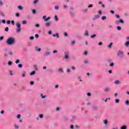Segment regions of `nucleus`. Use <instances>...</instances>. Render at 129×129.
<instances>
[{
	"label": "nucleus",
	"mask_w": 129,
	"mask_h": 129,
	"mask_svg": "<svg viewBox=\"0 0 129 129\" xmlns=\"http://www.w3.org/2000/svg\"><path fill=\"white\" fill-rule=\"evenodd\" d=\"M22 24H23V25L27 24V21L25 20L22 21Z\"/></svg>",
	"instance_id": "nucleus-49"
},
{
	"label": "nucleus",
	"mask_w": 129,
	"mask_h": 129,
	"mask_svg": "<svg viewBox=\"0 0 129 129\" xmlns=\"http://www.w3.org/2000/svg\"><path fill=\"white\" fill-rule=\"evenodd\" d=\"M58 71H59V72H60V73H63L64 72L63 71V70L62 69V68H59Z\"/></svg>",
	"instance_id": "nucleus-27"
},
{
	"label": "nucleus",
	"mask_w": 129,
	"mask_h": 129,
	"mask_svg": "<svg viewBox=\"0 0 129 129\" xmlns=\"http://www.w3.org/2000/svg\"><path fill=\"white\" fill-rule=\"evenodd\" d=\"M112 47V42H111L108 46L107 47L110 49Z\"/></svg>",
	"instance_id": "nucleus-24"
},
{
	"label": "nucleus",
	"mask_w": 129,
	"mask_h": 129,
	"mask_svg": "<svg viewBox=\"0 0 129 129\" xmlns=\"http://www.w3.org/2000/svg\"><path fill=\"white\" fill-rule=\"evenodd\" d=\"M83 13H84V14H86V13L88 12V9H83Z\"/></svg>",
	"instance_id": "nucleus-22"
},
{
	"label": "nucleus",
	"mask_w": 129,
	"mask_h": 129,
	"mask_svg": "<svg viewBox=\"0 0 129 129\" xmlns=\"http://www.w3.org/2000/svg\"><path fill=\"white\" fill-rule=\"evenodd\" d=\"M107 123H108V120H107V119H105L103 121V124H105V125H107Z\"/></svg>",
	"instance_id": "nucleus-17"
},
{
	"label": "nucleus",
	"mask_w": 129,
	"mask_h": 129,
	"mask_svg": "<svg viewBox=\"0 0 129 129\" xmlns=\"http://www.w3.org/2000/svg\"><path fill=\"white\" fill-rule=\"evenodd\" d=\"M100 17L98 15H94V18H92L93 21H95L97 20V19H99Z\"/></svg>",
	"instance_id": "nucleus-9"
},
{
	"label": "nucleus",
	"mask_w": 129,
	"mask_h": 129,
	"mask_svg": "<svg viewBox=\"0 0 129 129\" xmlns=\"http://www.w3.org/2000/svg\"><path fill=\"white\" fill-rule=\"evenodd\" d=\"M84 64H87V63H88V60L86 59L84 61Z\"/></svg>",
	"instance_id": "nucleus-55"
},
{
	"label": "nucleus",
	"mask_w": 129,
	"mask_h": 129,
	"mask_svg": "<svg viewBox=\"0 0 129 129\" xmlns=\"http://www.w3.org/2000/svg\"><path fill=\"white\" fill-rule=\"evenodd\" d=\"M87 96H88L89 97H90V96H91V93H90V92H88V93H87Z\"/></svg>",
	"instance_id": "nucleus-43"
},
{
	"label": "nucleus",
	"mask_w": 129,
	"mask_h": 129,
	"mask_svg": "<svg viewBox=\"0 0 129 129\" xmlns=\"http://www.w3.org/2000/svg\"><path fill=\"white\" fill-rule=\"evenodd\" d=\"M53 37H56V38H59V33H56L54 34H53Z\"/></svg>",
	"instance_id": "nucleus-20"
},
{
	"label": "nucleus",
	"mask_w": 129,
	"mask_h": 129,
	"mask_svg": "<svg viewBox=\"0 0 129 129\" xmlns=\"http://www.w3.org/2000/svg\"><path fill=\"white\" fill-rule=\"evenodd\" d=\"M40 96L42 98H46V96L43 95V94H41Z\"/></svg>",
	"instance_id": "nucleus-47"
},
{
	"label": "nucleus",
	"mask_w": 129,
	"mask_h": 129,
	"mask_svg": "<svg viewBox=\"0 0 129 129\" xmlns=\"http://www.w3.org/2000/svg\"><path fill=\"white\" fill-rule=\"evenodd\" d=\"M65 56H63V59H68L69 58V51L64 52Z\"/></svg>",
	"instance_id": "nucleus-6"
},
{
	"label": "nucleus",
	"mask_w": 129,
	"mask_h": 129,
	"mask_svg": "<svg viewBox=\"0 0 129 129\" xmlns=\"http://www.w3.org/2000/svg\"><path fill=\"white\" fill-rule=\"evenodd\" d=\"M34 68H35L36 71H38V66L37 65H34Z\"/></svg>",
	"instance_id": "nucleus-34"
},
{
	"label": "nucleus",
	"mask_w": 129,
	"mask_h": 129,
	"mask_svg": "<svg viewBox=\"0 0 129 129\" xmlns=\"http://www.w3.org/2000/svg\"><path fill=\"white\" fill-rule=\"evenodd\" d=\"M4 39H5V37H4V36L0 37V41H3V40H4Z\"/></svg>",
	"instance_id": "nucleus-59"
},
{
	"label": "nucleus",
	"mask_w": 129,
	"mask_h": 129,
	"mask_svg": "<svg viewBox=\"0 0 129 129\" xmlns=\"http://www.w3.org/2000/svg\"><path fill=\"white\" fill-rule=\"evenodd\" d=\"M25 75H26V71H24L22 73V77L23 78L25 77Z\"/></svg>",
	"instance_id": "nucleus-30"
},
{
	"label": "nucleus",
	"mask_w": 129,
	"mask_h": 129,
	"mask_svg": "<svg viewBox=\"0 0 129 129\" xmlns=\"http://www.w3.org/2000/svg\"><path fill=\"white\" fill-rule=\"evenodd\" d=\"M84 36H86L87 37H88V36H89V33L88 32V30L85 31V32L84 33Z\"/></svg>",
	"instance_id": "nucleus-12"
},
{
	"label": "nucleus",
	"mask_w": 129,
	"mask_h": 129,
	"mask_svg": "<svg viewBox=\"0 0 129 129\" xmlns=\"http://www.w3.org/2000/svg\"><path fill=\"white\" fill-rule=\"evenodd\" d=\"M16 26L17 28V29L16 30L17 33H20L21 31H22V28H21V24L17 22L16 23Z\"/></svg>",
	"instance_id": "nucleus-2"
},
{
	"label": "nucleus",
	"mask_w": 129,
	"mask_h": 129,
	"mask_svg": "<svg viewBox=\"0 0 129 129\" xmlns=\"http://www.w3.org/2000/svg\"><path fill=\"white\" fill-rule=\"evenodd\" d=\"M88 8L89 9H90V8H93V5H92V4L89 5V6H88Z\"/></svg>",
	"instance_id": "nucleus-42"
},
{
	"label": "nucleus",
	"mask_w": 129,
	"mask_h": 129,
	"mask_svg": "<svg viewBox=\"0 0 129 129\" xmlns=\"http://www.w3.org/2000/svg\"><path fill=\"white\" fill-rule=\"evenodd\" d=\"M15 16H16V17H20V13H16Z\"/></svg>",
	"instance_id": "nucleus-56"
},
{
	"label": "nucleus",
	"mask_w": 129,
	"mask_h": 129,
	"mask_svg": "<svg viewBox=\"0 0 129 129\" xmlns=\"http://www.w3.org/2000/svg\"><path fill=\"white\" fill-rule=\"evenodd\" d=\"M98 108V106L97 105H94L92 107V109L93 111H96Z\"/></svg>",
	"instance_id": "nucleus-7"
},
{
	"label": "nucleus",
	"mask_w": 129,
	"mask_h": 129,
	"mask_svg": "<svg viewBox=\"0 0 129 129\" xmlns=\"http://www.w3.org/2000/svg\"><path fill=\"white\" fill-rule=\"evenodd\" d=\"M124 52L123 51H121V50H119L117 52V57H122V56H123Z\"/></svg>",
	"instance_id": "nucleus-3"
},
{
	"label": "nucleus",
	"mask_w": 129,
	"mask_h": 129,
	"mask_svg": "<svg viewBox=\"0 0 129 129\" xmlns=\"http://www.w3.org/2000/svg\"><path fill=\"white\" fill-rule=\"evenodd\" d=\"M38 2H39V0H34L33 3L34 5H36V4H37L38 3Z\"/></svg>",
	"instance_id": "nucleus-52"
},
{
	"label": "nucleus",
	"mask_w": 129,
	"mask_h": 129,
	"mask_svg": "<svg viewBox=\"0 0 129 129\" xmlns=\"http://www.w3.org/2000/svg\"><path fill=\"white\" fill-rule=\"evenodd\" d=\"M115 103H119V99H116L115 100Z\"/></svg>",
	"instance_id": "nucleus-32"
},
{
	"label": "nucleus",
	"mask_w": 129,
	"mask_h": 129,
	"mask_svg": "<svg viewBox=\"0 0 129 129\" xmlns=\"http://www.w3.org/2000/svg\"><path fill=\"white\" fill-rule=\"evenodd\" d=\"M77 119V117L75 115H72L71 116V121H75Z\"/></svg>",
	"instance_id": "nucleus-8"
},
{
	"label": "nucleus",
	"mask_w": 129,
	"mask_h": 129,
	"mask_svg": "<svg viewBox=\"0 0 129 129\" xmlns=\"http://www.w3.org/2000/svg\"><path fill=\"white\" fill-rule=\"evenodd\" d=\"M103 90L105 93H108L110 91V88L109 87H105Z\"/></svg>",
	"instance_id": "nucleus-5"
},
{
	"label": "nucleus",
	"mask_w": 129,
	"mask_h": 129,
	"mask_svg": "<svg viewBox=\"0 0 129 129\" xmlns=\"http://www.w3.org/2000/svg\"><path fill=\"white\" fill-rule=\"evenodd\" d=\"M50 55H51V52H50V51H46L43 56L46 57V56H49Z\"/></svg>",
	"instance_id": "nucleus-10"
},
{
	"label": "nucleus",
	"mask_w": 129,
	"mask_h": 129,
	"mask_svg": "<svg viewBox=\"0 0 129 129\" xmlns=\"http://www.w3.org/2000/svg\"><path fill=\"white\" fill-rule=\"evenodd\" d=\"M35 27L36 28H39V27H40V24H36V25H35Z\"/></svg>",
	"instance_id": "nucleus-53"
},
{
	"label": "nucleus",
	"mask_w": 129,
	"mask_h": 129,
	"mask_svg": "<svg viewBox=\"0 0 129 129\" xmlns=\"http://www.w3.org/2000/svg\"><path fill=\"white\" fill-rule=\"evenodd\" d=\"M18 68H23V64L21 63L19 64Z\"/></svg>",
	"instance_id": "nucleus-41"
},
{
	"label": "nucleus",
	"mask_w": 129,
	"mask_h": 129,
	"mask_svg": "<svg viewBox=\"0 0 129 129\" xmlns=\"http://www.w3.org/2000/svg\"><path fill=\"white\" fill-rule=\"evenodd\" d=\"M84 56H87V55H88V51H85L84 53Z\"/></svg>",
	"instance_id": "nucleus-39"
},
{
	"label": "nucleus",
	"mask_w": 129,
	"mask_h": 129,
	"mask_svg": "<svg viewBox=\"0 0 129 129\" xmlns=\"http://www.w3.org/2000/svg\"><path fill=\"white\" fill-rule=\"evenodd\" d=\"M30 85H34V84H35V82H34V81H31V82H30Z\"/></svg>",
	"instance_id": "nucleus-48"
},
{
	"label": "nucleus",
	"mask_w": 129,
	"mask_h": 129,
	"mask_svg": "<svg viewBox=\"0 0 129 129\" xmlns=\"http://www.w3.org/2000/svg\"><path fill=\"white\" fill-rule=\"evenodd\" d=\"M54 10L58 11V10H59V6L55 5L54 6Z\"/></svg>",
	"instance_id": "nucleus-29"
},
{
	"label": "nucleus",
	"mask_w": 129,
	"mask_h": 129,
	"mask_svg": "<svg viewBox=\"0 0 129 129\" xmlns=\"http://www.w3.org/2000/svg\"><path fill=\"white\" fill-rule=\"evenodd\" d=\"M44 115L40 114H39V118H43Z\"/></svg>",
	"instance_id": "nucleus-51"
},
{
	"label": "nucleus",
	"mask_w": 129,
	"mask_h": 129,
	"mask_svg": "<svg viewBox=\"0 0 129 129\" xmlns=\"http://www.w3.org/2000/svg\"><path fill=\"white\" fill-rule=\"evenodd\" d=\"M50 19H51V17H48L45 19V20H44V22H48V21H49V20H50Z\"/></svg>",
	"instance_id": "nucleus-31"
},
{
	"label": "nucleus",
	"mask_w": 129,
	"mask_h": 129,
	"mask_svg": "<svg viewBox=\"0 0 129 129\" xmlns=\"http://www.w3.org/2000/svg\"><path fill=\"white\" fill-rule=\"evenodd\" d=\"M127 126L125 125H123L122 126L120 127V129H127Z\"/></svg>",
	"instance_id": "nucleus-16"
},
{
	"label": "nucleus",
	"mask_w": 129,
	"mask_h": 129,
	"mask_svg": "<svg viewBox=\"0 0 129 129\" xmlns=\"http://www.w3.org/2000/svg\"><path fill=\"white\" fill-rule=\"evenodd\" d=\"M125 104H126V105H129V101H128V100H127L125 101Z\"/></svg>",
	"instance_id": "nucleus-35"
},
{
	"label": "nucleus",
	"mask_w": 129,
	"mask_h": 129,
	"mask_svg": "<svg viewBox=\"0 0 129 129\" xmlns=\"http://www.w3.org/2000/svg\"><path fill=\"white\" fill-rule=\"evenodd\" d=\"M2 23L3 24H6V20H4V19L2 20Z\"/></svg>",
	"instance_id": "nucleus-61"
},
{
	"label": "nucleus",
	"mask_w": 129,
	"mask_h": 129,
	"mask_svg": "<svg viewBox=\"0 0 129 129\" xmlns=\"http://www.w3.org/2000/svg\"><path fill=\"white\" fill-rule=\"evenodd\" d=\"M124 46H125V47H128V46H129V40L126 41V42L124 43Z\"/></svg>",
	"instance_id": "nucleus-14"
},
{
	"label": "nucleus",
	"mask_w": 129,
	"mask_h": 129,
	"mask_svg": "<svg viewBox=\"0 0 129 129\" xmlns=\"http://www.w3.org/2000/svg\"><path fill=\"white\" fill-rule=\"evenodd\" d=\"M15 63L16 64H19V63H20V59H17L16 61H15Z\"/></svg>",
	"instance_id": "nucleus-50"
},
{
	"label": "nucleus",
	"mask_w": 129,
	"mask_h": 129,
	"mask_svg": "<svg viewBox=\"0 0 129 129\" xmlns=\"http://www.w3.org/2000/svg\"><path fill=\"white\" fill-rule=\"evenodd\" d=\"M95 37H96V34H94L91 36V38L92 39H94V38H95Z\"/></svg>",
	"instance_id": "nucleus-28"
},
{
	"label": "nucleus",
	"mask_w": 129,
	"mask_h": 129,
	"mask_svg": "<svg viewBox=\"0 0 129 129\" xmlns=\"http://www.w3.org/2000/svg\"><path fill=\"white\" fill-rule=\"evenodd\" d=\"M54 20L56 21V22H58L59 21V19H58V17L57 15L54 16Z\"/></svg>",
	"instance_id": "nucleus-25"
},
{
	"label": "nucleus",
	"mask_w": 129,
	"mask_h": 129,
	"mask_svg": "<svg viewBox=\"0 0 129 129\" xmlns=\"http://www.w3.org/2000/svg\"><path fill=\"white\" fill-rule=\"evenodd\" d=\"M35 74H36V71H33L30 73V76H33V75H35Z\"/></svg>",
	"instance_id": "nucleus-15"
},
{
	"label": "nucleus",
	"mask_w": 129,
	"mask_h": 129,
	"mask_svg": "<svg viewBox=\"0 0 129 129\" xmlns=\"http://www.w3.org/2000/svg\"><path fill=\"white\" fill-rule=\"evenodd\" d=\"M5 32H9V27H6L5 29Z\"/></svg>",
	"instance_id": "nucleus-57"
},
{
	"label": "nucleus",
	"mask_w": 129,
	"mask_h": 129,
	"mask_svg": "<svg viewBox=\"0 0 129 129\" xmlns=\"http://www.w3.org/2000/svg\"><path fill=\"white\" fill-rule=\"evenodd\" d=\"M101 20H102V21H104V20H106V16H102L101 17Z\"/></svg>",
	"instance_id": "nucleus-33"
},
{
	"label": "nucleus",
	"mask_w": 129,
	"mask_h": 129,
	"mask_svg": "<svg viewBox=\"0 0 129 129\" xmlns=\"http://www.w3.org/2000/svg\"><path fill=\"white\" fill-rule=\"evenodd\" d=\"M124 23V21H123V20L120 19L119 20H116L114 22V24L115 25H118L119 24H123Z\"/></svg>",
	"instance_id": "nucleus-4"
},
{
	"label": "nucleus",
	"mask_w": 129,
	"mask_h": 129,
	"mask_svg": "<svg viewBox=\"0 0 129 129\" xmlns=\"http://www.w3.org/2000/svg\"><path fill=\"white\" fill-rule=\"evenodd\" d=\"M114 84H116V85H118L120 84V82L119 81V80H117L114 81Z\"/></svg>",
	"instance_id": "nucleus-11"
},
{
	"label": "nucleus",
	"mask_w": 129,
	"mask_h": 129,
	"mask_svg": "<svg viewBox=\"0 0 129 129\" xmlns=\"http://www.w3.org/2000/svg\"><path fill=\"white\" fill-rule=\"evenodd\" d=\"M14 127L16 129H18V128H20V126L17 125V124H14Z\"/></svg>",
	"instance_id": "nucleus-23"
},
{
	"label": "nucleus",
	"mask_w": 129,
	"mask_h": 129,
	"mask_svg": "<svg viewBox=\"0 0 129 129\" xmlns=\"http://www.w3.org/2000/svg\"><path fill=\"white\" fill-rule=\"evenodd\" d=\"M70 128L71 129H74V125H72V124H71Z\"/></svg>",
	"instance_id": "nucleus-54"
},
{
	"label": "nucleus",
	"mask_w": 129,
	"mask_h": 129,
	"mask_svg": "<svg viewBox=\"0 0 129 129\" xmlns=\"http://www.w3.org/2000/svg\"><path fill=\"white\" fill-rule=\"evenodd\" d=\"M108 29H112L113 28V26H112V25H109L108 26Z\"/></svg>",
	"instance_id": "nucleus-38"
},
{
	"label": "nucleus",
	"mask_w": 129,
	"mask_h": 129,
	"mask_svg": "<svg viewBox=\"0 0 129 129\" xmlns=\"http://www.w3.org/2000/svg\"><path fill=\"white\" fill-rule=\"evenodd\" d=\"M63 35L64 37H68V33H67V32H64Z\"/></svg>",
	"instance_id": "nucleus-46"
},
{
	"label": "nucleus",
	"mask_w": 129,
	"mask_h": 129,
	"mask_svg": "<svg viewBox=\"0 0 129 129\" xmlns=\"http://www.w3.org/2000/svg\"><path fill=\"white\" fill-rule=\"evenodd\" d=\"M11 24H12V25H13V26L15 25V21L12 20V21H11Z\"/></svg>",
	"instance_id": "nucleus-63"
},
{
	"label": "nucleus",
	"mask_w": 129,
	"mask_h": 129,
	"mask_svg": "<svg viewBox=\"0 0 129 129\" xmlns=\"http://www.w3.org/2000/svg\"><path fill=\"white\" fill-rule=\"evenodd\" d=\"M36 10H35V9H33V10H32V14H36Z\"/></svg>",
	"instance_id": "nucleus-64"
},
{
	"label": "nucleus",
	"mask_w": 129,
	"mask_h": 129,
	"mask_svg": "<svg viewBox=\"0 0 129 129\" xmlns=\"http://www.w3.org/2000/svg\"><path fill=\"white\" fill-rule=\"evenodd\" d=\"M8 64L9 66H11L12 65L13 62H12L11 61H9L8 62Z\"/></svg>",
	"instance_id": "nucleus-40"
},
{
	"label": "nucleus",
	"mask_w": 129,
	"mask_h": 129,
	"mask_svg": "<svg viewBox=\"0 0 129 129\" xmlns=\"http://www.w3.org/2000/svg\"><path fill=\"white\" fill-rule=\"evenodd\" d=\"M70 15L72 16V17H74V16L75 15V12L73 11L70 12Z\"/></svg>",
	"instance_id": "nucleus-19"
},
{
	"label": "nucleus",
	"mask_w": 129,
	"mask_h": 129,
	"mask_svg": "<svg viewBox=\"0 0 129 129\" xmlns=\"http://www.w3.org/2000/svg\"><path fill=\"white\" fill-rule=\"evenodd\" d=\"M71 69L72 70H75L76 69V68H75V67H74V66H72L71 67Z\"/></svg>",
	"instance_id": "nucleus-62"
},
{
	"label": "nucleus",
	"mask_w": 129,
	"mask_h": 129,
	"mask_svg": "<svg viewBox=\"0 0 129 129\" xmlns=\"http://www.w3.org/2000/svg\"><path fill=\"white\" fill-rule=\"evenodd\" d=\"M0 6H4V2L0 0Z\"/></svg>",
	"instance_id": "nucleus-58"
},
{
	"label": "nucleus",
	"mask_w": 129,
	"mask_h": 129,
	"mask_svg": "<svg viewBox=\"0 0 129 129\" xmlns=\"http://www.w3.org/2000/svg\"><path fill=\"white\" fill-rule=\"evenodd\" d=\"M117 30H118V31H120V30H121V27L120 26H117Z\"/></svg>",
	"instance_id": "nucleus-45"
},
{
	"label": "nucleus",
	"mask_w": 129,
	"mask_h": 129,
	"mask_svg": "<svg viewBox=\"0 0 129 129\" xmlns=\"http://www.w3.org/2000/svg\"><path fill=\"white\" fill-rule=\"evenodd\" d=\"M48 71L50 72V73H52L54 72V71H53L51 69H48Z\"/></svg>",
	"instance_id": "nucleus-36"
},
{
	"label": "nucleus",
	"mask_w": 129,
	"mask_h": 129,
	"mask_svg": "<svg viewBox=\"0 0 129 129\" xmlns=\"http://www.w3.org/2000/svg\"><path fill=\"white\" fill-rule=\"evenodd\" d=\"M7 45L11 46V45H14L16 43V39L14 37H9L6 41Z\"/></svg>",
	"instance_id": "nucleus-1"
},
{
	"label": "nucleus",
	"mask_w": 129,
	"mask_h": 129,
	"mask_svg": "<svg viewBox=\"0 0 129 129\" xmlns=\"http://www.w3.org/2000/svg\"><path fill=\"white\" fill-rule=\"evenodd\" d=\"M18 8L19 9V10H20L21 11H22V10H23V7H22L21 6H19L18 7Z\"/></svg>",
	"instance_id": "nucleus-44"
},
{
	"label": "nucleus",
	"mask_w": 129,
	"mask_h": 129,
	"mask_svg": "<svg viewBox=\"0 0 129 129\" xmlns=\"http://www.w3.org/2000/svg\"><path fill=\"white\" fill-rule=\"evenodd\" d=\"M99 5H101L102 8H105V5L102 4V2H99Z\"/></svg>",
	"instance_id": "nucleus-21"
},
{
	"label": "nucleus",
	"mask_w": 129,
	"mask_h": 129,
	"mask_svg": "<svg viewBox=\"0 0 129 129\" xmlns=\"http://www.w3.org/2000/svg\"><path fill=\"white\" fill-rule=\"evenodd\" d=\"M45 26L46 27H50V26H51V22L45 23Z\"/></svg>",
	"instance_id": "nucleus-18"
},
{
	"label": "nucleus",
	"mask_w": 129,
	"mask_h": 129,
	"mask_svg": "<svg viewBox=\"0 0 129 129\" xmlns=\"http://www.w3.org/2000/svg\"><path fill=\"white\" fill-rule=\"evenodd\" d=\"M114 66V63L113 62H111V63H110L109 64V67H113Z\"/></svg>",
	"instance_id": "nucleus-37"
},
{
	"label": "nucleus",
	"mask_w": 129,
	"mask_h": 129,
	"mask_svg": "<svg viewBox=\"0 0 129 129\" xmlns=\"http://www.w3.org/2000/svg\"><path fill=\"white\" fill-rule=\"evenodd\" d=\"M0 15L2 16V17H6L5 13H4L3 12H0Z\"/></svg>",
	"instance_id": "nucleus-26"
},
{
	"label": "nucleus",
	"mask_w": 129,
	"mask_h": 129,
	"mask_svg": "<svg viewBox=\"0 0 129 129\" xmlns=\"http://www.w3.org/2000/svg\"><path fill=\"white\" fill-rule=\"evenodd\" d=\"M35 51H37V52H41V48H39L38 46H36Z\"/></svg>",
	"instance_id": "nucleus-13"
},
{
	"label": "nucleus",
	"mask_w": 129,
	"mask_h": 129,
	"mask_svg": "<svg viewBox=\"0 0 129 129\" xmlns=\"http://www.w3.org/2000/svg\"><path fill=\"white\" fill-rule=\"evenodd\" d=\"M34 37L33 36H30L29 38L30 40H34Z\"/></svg>",
	"instance_id": "nucleus-60"
}]
</instances>
